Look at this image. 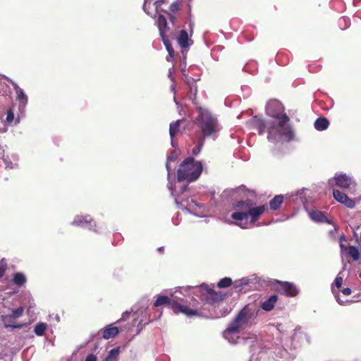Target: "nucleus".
I'll list each match as a JSON object with an SVG mask.
<instances>
[{
  "label": "nucleus",
  "instance_id": "nucleus-1",
  "mask_svg": "<svg viewBox=\"0 0 361 361\" xmlns=\"http://www.w3.org/2000/svg\"><path fill=\"white\" fill-rule=\"evenodd\" d=\"M282 104L277 100H271L266 106L267 114L277 121L269 126V140L276 142L280 137L290 141L294 137V132L289 125L290 118L286 113Z\"/></svg>",
  "mask_w": 361,
  "mask_h": 361
},
{
  "label": "nucleus",
  "instance_id": "nucleus-2",
  "mask_svg": "<svg viewBox=\"0 0 361 361\" xmlns=\"http://www.w3.org/2000/svg\"><path fill=\"white\" fill-rule=\"evenodd\" d=\"M255 203L249 199L235 201L233 202V207L238 211L232 213L231 218L236 221H243L250 216L251 223L254 224L266 210L265 205L255 207Z\"/></svg>",
  "mask_w": 361,
  "mask_h": 361
},
{
  "label": "nucleus",
  "instance_id": "nucleus-3",
  "mask_svg": "<svg viewBox=\"0 0 361 361\" xmlns=\"http://www.w3.org/2000/svg\"><path fill=\"white\" fill-rule=\"evenodd\" d=\"M257 316V312L250 305L241 309L226 329L229 334H237L250 326Z\"/></svg>",
  "mask_w": 361,
  "mask_h": 361
},
{
  "label": "nucleus",
  "instance_id": "nucleus-4",
  "mask_svg": "<svg viewBox=\"0 0 361 361\" xmlns=\"http://www.w3.org/2000/svg\"><path fill=\"white\" fill-rule=\"evenodd\" d=\"M202 172V164L195 161L192 157H188L180 164L177 171L179 182L187 180L189 183L195 181Z\"/></svg>",
  "mask_w": 361,
  "mask_h": 361
},
{
  "label": "nucleus",
  "instance_id": "nucleus-5",
  "mask_svg": "<svg viewBox=\"0 0 361 361\" xmlns=\"http://www.w3.org/2000/svg\"><path fill=\"white\" fill-rule=\"evenodd\" d=\"M197 290L201 295L202 300L209 305H214L223 301L226 297V294L222 292H216L204 283L200 286Z\"/></svg>",
  "mask_w": 361,
  "mask_h": 361
},
{
  "label": "nucleus",
  "instance_id": "nucleus-6",
  "mask_svg": "<svg viewBox=\"0 0 361 361\" xmlns=\"http://www.w3.org/2000/svg\"><path fill=\"white\" fill-rule=\"evenodd\" d=\"M199 126L202 132L203 137L210 136L216 131L217 120L210 114H202Z\"/></svg>",
  "mask_w": 361,
  "mask_h": 361
},
{
  "label": "nucleus",
  "instance_id": "nucleus-7",
  "mask_svg": "<svg viewBox=\"0 0 361 361\" xmlns=\"http://www.w3.org/2000/svg\"><path fill=\"white\" fill-rule=\"evenodd\" d=\"M172 310L175 314H183L188 317L198 316L200 314L198 308L194 304H185L182 299L181 302L174 301Z\"/></svg>",
  "mask_w": 361,
  "mask_h": 361
},
{
  "label": "nucleus",
  "instance_id": "nucleus-8",
  "mask_svg": "<svg viewBox=\"0 0 361 361\" xmlns=\"http://www.w3.org/2000/svg\"><path fill=\"white\" fill-rule=\"evenodd\" d=\"M250 123L252 128L257 130L259 135L264 134L266 131L269 134V126L273 125L272 121H265L263 118L257 116L250 119ZM267 138L269 139V135Z\"/></svg>",
  "mask_w": 361,
  "mask_h": 361
},
{
  "label": "nucleus",
  "instance_id": "nucleus-9",
  "mask_svg": "<svg viewBox=\"0 0 361 361\" xmlns=\"http://www.w3.org/2000/svg\"><path fill=\"white\" fill-rule=\"evenodd\" d=\"M72 224L77 226L87 227L90 230L96 231V222L90 215L77 216Z\"/></svg>",
  "mask_w": 361,
  "mask_h": 361
},
{
  "label": "nucleus",
  "instance_id": "nucleus-10",
  "mask_svg": "<svg viewBox=\"0 0 361 361\" xmlns=\"http://www.w3.org/2000/svg\"><path fill=\"white\" fill-rule=\"evenodd\" d=\"M277 283L279 284L277 290L282 292L284 295L289 297H295L298 294V290L293 283L286 281H277Z\"/></svg>",
  "mask_w": 361,
  "mask_h": 361
},
{
  "label": "nucleus",
  "instance_id": "nucleus-11",
  "mask_svg": "<svg viewBox=\"0 0 361 361\" xmlns=\"http://www.w3.org/2000/svg\"><path fill=\"white\" fill-rule=\"evenodd\" d=\"M6 80L8 82H10L16 92V99L18 100L20 103L25 104L27 103V97L25 94L24 91L12 80L8 78L3 75L0 77V85L2 84V80Z\"/></svg>",
  "mask_w": 361,
  "mask_h": 361
},
{
  "label": "nucleus",
  "instance_id": "nucleus-12",
  "mask_svg": "<svg viewBox=\"0 0 361 361\" xmlns=\"http://www.w3.org/2000/svg\"><path fill=\"white\" fill-rule=\"evenodd\" d=\"M333 196L335 200H336L340 203L345 204L347 207H348L350 209H353L355 206V201L349 198L348 196L345 193H344L340 190L334 189L333 190Z\"/></svg>",
  "mask_w": 361,
  "mask_h": 361
},
{
  "label": "nucleus",
  "instance_id": "nucleus-13",
  "mask_svg": "<svg viewBox=\"0 0 361 361\" xmlns=\"http://www.w3.org/2000/svg\"><path fill=\"white\" fill-rule=\"evenodd\" d=\"M190 37L185 30H181L179 32L177 42L182 49L185 50L193 44V40Z\"/></svg>",
  "mask_w": 361,
  "mask_h": 361
},
{
  "label": "nucleus",
  "instance_id": "nucleus-14",
  "mask_svg": "<svg viewBox=\"0 0 361 361\" xmlns=\"http://www.w3.org/2000/svg\"><path fill=\"white\" fill-rule=\"evenodd\" d=\"M336 185L341 188H348L353 183L352 178L346 174L336 175L334 177Z\"/></svg>",
  "mask_w": 361,
  "mask_h": 361
},
{
  "label": "nucleus",
  "instance_id": "nucleus-15",
  "mask_svg": "<svg viewBox=\"0 0 361 361\" xmlns=\"http://www.w3.org/2000/svg\"><path fill=\"white\" fill-rule=\"evenodd\" d=\"M174 301L175 300H173L171 298H169V296L158 295L153 305L154 307H160L164 305L172 310V306L173 305Z\"/></svg>",
  "mask_w": 361,
  "mask_h": 361
},
{
  "label": "nucleus",
  "instance_id": "nucleus-16",
  "mask_svg": "<svg viewBox=\"0 0 361 361\" xmlns=\"http://www.w3.org/2000/svg\"><path fill=\"white\" fill-rule=\"evenodd\" d=\"M166 0H157V1H151V0H145L143 4V9L144 11L149 15L150 13L148 11L147 6L151 3H152V5L155 7L156 13H159L161 11H164V10L161 7V4L165 3Z\"/></svg>",
  "mask_w": 361,
  "mask_h": 361
},
{
  "label": "nucleus",
  "instance_id": "nucleus-17",
  "mask_svg": "<svg viewBox=\"0 0 361 361\" xmlns=\"http://www.w3.org/2000/svg\"><path fill=\"white\" fill-rule=\"evenodd\" d=\"M278 300V296L276 295H271L267 300L263 302L261 305L262 310L269 312L272 310Z\"/></svg>",
  "mask_w": 361,
  "mask_h": 361
},
{
  "label": "nucleus",
  "instance_id": "nucleus-18",
  "mask_svg": "<svg viewBox=\"0 0 361 361\" xmlns=\"http://www.w3.org/2000/svg\"><path fill=\"white\" fill-rule=\"evenodd\" d=\"M183 120H177L171 123L169 126V135L171 138V145H175L173 137L178 134L180 130V125Z\"/></svg>",
  "mask_w": 361,
  "mask_h": 361
},
{
  "label": "nucleus",
  "instance_id": "nucleus-19",
  "mask_svg": "<svg viewBox=\"0 0 361 361\" xmlns=\"http://www.w3.org/2000/svg\"><path fill=\"white\" fill-rule=\"evenodd\" d=\"M118 333L119 330L118 327L110 324L104 329L103 338L105 339H109L116 336Z\"/></svg>",
  "mask_w": 361,
  "mask_h": 361
},
{
  "label": "nucleus",
  "instance_id": "nucleus-20",
  "mask_svg": "<svg viewBox=\"0 0 361 361\" xmlns=\"http://www.w3.org/2000/svg\"><path fill=\"white\" fill-rule=\"evenodd\" d=\"M157 24L160 36L165 35L166 32L169 30V27L167 26L166 19L162 14H159Z\"/></svg>",
  "mask_w": 361,
  "mask_h": 361
},
{
  "label": "nucleus",
  "instance_id": "nucleus-21",
  "mask_svg": "<svg viewBox=\"0 0 361 361\" xmlns=\"http://www.w3.org/2000/svg\"><path fill=\"white\" fill-rule=\"evenodd\" d=\"M314 128L319 130L322 131L328 128L329 126V120L325 117H319L314 122Z\"/></svg>",
  "mask_w": 361,
  "mask_h": 361
},
{
  "label": "nucleus",
  "instance_id": "nucleus-22",
  "mask_svg": "<svg viewBox=\"0 0 361 361\" xmlns=\"http://www.w3.org/2000/svg\"><path fill=\"white\" fill-rule=\"evenodd\" d=\"M310 218L317 222H325L326 221V216L324 213L317 210H312L310 212Z\"/></svg>",
  "mask_w": 361,
  "mask_h": 361
},
{
  "label": "nucleus",
  "instance_id": "nucleus-23",
  "mask_svg": "<svg viewBox=\"0 0 361 361\" xmlns=\"http://www.w3.org/2000/svg\"><path fill=\"white\" fill-rule=\"evenodd\" d=\"M283 202V195H276L269 202L270 208L272 210H277L281 207Z\"/></svg>",
  "mask_w": 361,
  "mask_h": 361
},
{
  "label": "nucleus",
  "instance_id": "nucleus-24",
  "mask_svg": "<svg viewBox=\"0 0 361 361\" xmlns=\"http://www.w3.org/2000/svg\"><path fill=\"white\" fill-rule=\"evenodd\" d=\"M348 255L354 261H357L360 259V252L355 246L350 245L348 247Z\"/></svg>",
  "mask_w": 361,
  "mask_h": 361
},
{
  "label": "nucleus",
  "instance_id": "nucleus-25",
  "mask_svg": "<svg viewBox=\"0 0 361 361\" xmlns=\"http://www.w3.org/2000/svg\"><path fill=\"white\" fill-rule=\"evenodd\" d=\"M47 328V324L42 322L37 323L34 328V332L37 336H42L44 334Z\"/></svg>",
  "mask_w": 361,
  "mask_h": 361
},
{
  "label": "nucleus",
  "instance_id": "nucleus-26",
  "mask_svg": "<svg viewBox=\"0 0 361 361\" xmlns=\"http://www.w3.org/2000/svg\"><path fill=\"white\" fill-rule=\"evenodd\" d=\"M13 282L16 285L23 286L26 282V279L22 273H16L13 276Z\"/></svg>",
  "mask_w": 361,
  "mask_h": 361
},
{
  "label": "nucleus",
  "instance_id": "nucleus-27",
  "mask_svg": "<svg viewBox=\"0 0 361 361\" xmlns=\"http://www.w3.org/2000/svg\"><path fill=\"white\" fill-rule=\"evenodd\" d=\"M232 284V279L229 277L221 279L217 283L219 288H225L229 287Z\"/></svg>",
  "mask_w": 361,
  "mask_h": 361
},
{
  "label": "nucleus",
  "instance_id": "nucleus-28",
  "mask_svg": "<svg viewBox=\"0 0 361 361\" xmlns=\"http://www.w3.org/2000/svg\"><path fill=\"white\" fill-rule=\"evenodd\" d=\"M24 308L23 307H19L16 309L12 310L11 314L9 315V317L13 319H17L21 317L23 314Z\"/></svg>",
  "mask_w": 361,
  "mask_h": 361
},
{
  "label": "nucleus",
  "instance_id": "nucleus-29",
  "mask_svg": "<svg viewBox=\"0 0 361 361\" xmlns=\"http://www.w3.org/2000/svg\"><path fill=\"white\" fill-rule=\"evenodd\" d=\"M203 144H204V137H202L198 141L197 145L192 149V153L193 155H197V154L200 153Z\"/></svg>",
  "mask_w": 361,
  "mask_h": 361
},
{
  "label": "nucleus",
  "instance_id": "nucleus-30",
  "mask_svg": "<svg viewBox=\"0 0 361 361\" xmlns=\"http://www.w3.org/2000/svg\"><path fill=\"white\" fill-rule=\"evenodd\" d=\"M119 352H120V350H119L118 347L114 348L110 350L107 357L117 360V358L119 355Z\"/></svg>",
  "mask_w": 361,
  "mask_h": 361
},
{
  "label": "nucleus",
  "instance_id": "nucleus-31",
  "mask_svg": "<svg viewBox=\"0 0 361 361\" xmlns=\"http://www.w3.org/2000/svg\"><path fill=\"white\" fill-rule=\"evenodd\" d=\"M161 37L162 42H163V43H164V46H165V47H166L167 51L173 48L172 44H171L170 40L166 36V35L161 36Z\"/></svg>",
  "mask_w": 361,
  "mask_h": 361
},
{
  "label": "nucleus",
  "instance_id": "nucleus-32",
  "mask_svg": "<svg viewBox=\"0 0 361 361\" xmlns=\"http://www.w3.org/2000/svg\"><path fill=\"white\" fill-rule=\"evenodd\" d=\"M14 119V114L12 109H8L6 113V122L8 123H11Z\"/></svg>",
  "mask_w": 361,
  "mask_h": 361
},
{
  "label": "nucleus",
  "instance_id": "nucleus-33",
  "mask_svg": "<svg viewBox=\"0 0 361 361\" xmlns=\"http://www.w3.org/2000/svg\"><path fill=\"white\" fill-rule=\"evenodd\" d=\"M343 283V278L341 276H339L338 275L336 276L334 281V285L337 288H341Z\"/></svg>",
  "mask_w": 361,
  "mask_h": 361
},
{
  "label": "nucleus",
  "instance_id": "nucleus-34",
  "mask_svg": "<svg viewBox=\"0 0 361 361\" xmlns=\"http://www.w3.org/2000/svg\"><path fill=\"white\" fill-rule=\"evenodd\" d=\"M179 10V4L177 2H174L170 6V11L175 13Z\"/></svg>",
  "mask_w": 361,
  "mask_h": 361
},
{
  "label": "nucleus",
  "instance_id": "nucleus-35",
  "mask_svg": "<svg viewBox=\"0 0 361 361\" xmlns=\"http://www.w3.org/2000/svg\"><path fill=\"white\" fill-rule=\"evenodd\" d=\"M186 79H187V83H188L189 85H190V90H191V91H192V85H195V80H194L192 78H191V77H188V76H187V77H186Z\"/></svg>",
  "mask_w": 361,
  "mask_h": 361
},
{
  "label": "nucleus",
  "instance_id": "nucleus-36",
  "mask_svg": "<svg viewBox=\"0 0 361 361\" xmlns=\"http://www.w3.org/2000/svg\"><path fill=\"white\" fill-rule=\"evenodd\" d=\"M85 361H97V358L96 355L90 354L86 357Z\"/></svg>",
  "mask_w": 361,
  "mask_h": 361
},
{
  "label": "nucleus",
  "instance_id": "nucleus-37",
  "mask_svg": "<svg viewBox=\"0 0 361 361\" xmlns=\"http://www.w3.org/2000/svg\"><path fill=\"white\" fill-rule=\"evenodd\" d=\"M342 293L345 295H349L351 294L352 291L350 288H345L342 290Z\"/></svg>",
  "mask_w": 361,
  "mask_h": 361
},
{
  "label": "nucleus",
  "instance_id": "nucleus-38",
  "mask_svg": "<svg viewBox=\"0 0 361 361\" xmlns=\"http://www.w3.org/2000/svg\"><path fill=\"white\" fill-rule=\"evenodd\" d=\"M130 314V312H123L122 314V317L121 318V320H126L127 318L129 317Z\"/></svg>",
  "mask_w": 361,
  "mask_h": 361
},
{
  "label": "nucleus",
  "instance_id": "nucleus-39",
  "mask_svg": "<svg viewBox=\"0 0 361 361\" xmlns=\"http://www.w3.org/2000/svg\"><path fill=\"white\" fill-rule=\"evenodd\" d=\"M188 26H189V30H190V36L191 37L193 33V27H194L193 23L190 22Z\"/></svg>",
  "mask_w": 361,
  "mask_h": 361
},
{
  "label": "nucleus",
  "instance_id": "nucleus-40",
  "mask_svg": "<svg viewBox=\"0 0 361 361\" xmlns=\"http://www.w3.org/2000/svg\"><path fill=\"white\" fill-rule=\"evenodd\" d=\"M5 271H6V267H4L3 266H0V278H1L4 275Z\"/></svg>",
  "mask_w": 361,
  "mask_h": 361
},
{
  "label": "nucleus",
  "instance_id": "nucleus-41",
  "mask_svg": "<svg viewBox=\"0 0 361 361\" xmlns=\"http://www.w3.org/2000/svg\"><path fill=\"white\" fill-rule=\"evenodd\" d=\"M174 56L173 55H167L166 57V59L167 61H172L173 60Z\"/></svg>",
  "mask_w": 361,
  "mask_h": 361
},
{
  "label": "nucleus",
  "instance_id": "nucleus-42",
  "mask_svg": "<svg viewBox=\"0 0 361 361\" xmlns=\"http://www.w3.org/2000/svg\"><path fill=\"white\" fill-rule=\"evenodd\" d=\"M168 51V55H175V51H174V49L173 48L169 49L167 51Z\"/></svg>",
  "mask_w": 361,
  "mask_h": 361
},
{
  "label": "nucleus",
  "instance_id": "nucleus-43",
  "mask_svg": "<svg viewBox=\"0 0 361 361\" xmlns=\"http://www.w3.org/2000/svg\"><path fill=\"white\" fill-rule=\"evenodd\" d=\"M10 326L14 328V329H20L23 327V324H17V325H9Z\"/></svg>",
  "mask_w": 361,
  "mask_h": 361
},
{
  "label": "nucleus",
  "instance_id": "nucleus-44",
  "mask_svg": "<svg viewBox=\"0 0 361 361\" xmlns=\"http://www.w3.org/2000/svg\"><path fill=\"white\" fill-rule=\"evenodd\" d=\"M169 16H170V20L174 23H175V20H176V17L171 14H169Z\"/></svg>",
  "mask_w": 361,
  "mask_h": 361
},
{
  "label": "nucleus",
  "instance_id": "nucleus-45",
  "mask_svg": "<svg viewBox=\"0 0 361 361\" xmlns=\"http://www.w3.org/2000/svg\"><path fill=\"white\" fill-rule=\"evenodd\" d=\"M4 150L0 145V158H2L4 157Z\"/></svg>",
  "mask_w": 361,
  "mask_h": 361
},
{
  "label": "nucleus",
  "instance_id": "nucleus-46",
  "mask_svg": "<svg viewBox=\"0 0 361 361\" xmlns=\"http://www.w3.org/2000/svg\"><path fill=\"white\" fill-rule=\"evenodd\" d=\"M340 247H341V252H343L345 250H347L348 248L346 247L345 245H344L343 244H341L340 245Z\"/></svg>",
  "mask_w": 361,
  "mask_h": 361
},
{
  "label": "nucleus",
  "instance_id": "nucleus-47",
  "mask_svg": "<svg viewBox=\"0 0 361 361\" xmlns=\"http://www.w3.org/2000/svg\"><path fill=\"white\" fill-rule=\"evenodd\" d=\"M104 361H117V360H115V359H112V358H111V357H106L105 358V360H104Z\"/></svg>",
  "mask_w": 361,
  "mask_h": 361
},
{
  "label": "nucleus",
  "instance_id": "nucleus-48",
  "mask_svg": "<svg viewBox=\"0 0 361 361\" xmlns=\"http://www.w3.org/2000/svg\"><path fill=\"white\" fill-rule=\"evenodd\" d=\"M164 247H159V248H158V250H158L159 252L162 253V252H164Z\"/></svg>",
  "mask_w": 361,
  "mask_h": 361
},
{
  "label": "nucleus",
  "instance_id": "nucleus-49",
  "mask_svg": "<svg viewBox=\"0 0 361 361\" xmlns=\"http://www.w3.org/2000/svg\"><path fill=\"white\" fill-rule=\"evenodd\" d=\"M243 284H247V283H240V285H235V288H238V287L241 288V287H242V286H243Z\"/></svg>",
  "mask_w": 361,
  "mask_h": 361
},
{
  "label": "nucleus",
  "instance_id": "nucleus-50",
  "mask_svg": "<svg viewBox=\"0 0 361 361\" xmlns=\"http://www.w3.org/2000/svg\"><path fill=\"white\" fill-rule=\"evenodd\" d=\"M337 302L341 305L343 304V302L340 300L339 297H337Z\"/></svg>",
  "mask_w": 361,
  "mask_h": 361
},
{
  "label": "nucleus",
  "instance_id": "nucleus-51",
  "mask_svg": "<svg viewBox=\"0 0 361 361\" xmlns=\"http://www.w3.org/2000/svg\"><path fill=\"white\" fill-rule=\"evenodd\" d=\"M239 226H240L243 228H245V226H243L241 224H237Z\"/></svg>",
  "mask_w": 361,
  "mask_h": 361
},
{
  "label": "nucleus",
  "instance_id": "nucleus-52",
  "mask_svg": "<svg viewBox=\"0 0 361 361\" xmlns=\"http://www.w3.org/2000/svg\"><path fill=\"white\" fill-rule=\"evenodd\" d=\"M197 87L196 85H195V92H197Z\"/></svg>",
  "mask_w": 361,
  "mask_h": 361
},
{
  "label": "nucleus",
  "instance_id": "nucleus-53",
  "mask_svg": "<svg viewBox=\"0 0 361 361\" xmlns=\"http://www.w3.org/2000/svg\"><path fill=\"white\" fill-rule=\"evenodd\" d=\"M360 277L361 278V273L360 274Z\"/></svg>",
  "mask_w": 361,
  "mask_h": 361
}]
</instances>
